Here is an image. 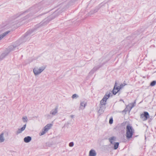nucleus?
<instances>
[{
    "mask_svg": "<svg viewBox=\"0 0 156 156\" xmlns=\"http://www.w3.org/2000/svg\"><path fill=\"white\" fill-rule=\"evenodd\" d=\"M61 9H59L49 17L45 18L42 23V24L45 25L49 22L51 20L57 16L61 12Z\"/></svg>",
    "mask_w": 156,
    "mask_h": 156,
    "instance_id": "nucleus-1",
    "label": "nucleus"
},
{
    "mask_svg": "<svg viewBox=\"0 0 156 156\" xmlns=\"http://www.w3.org/2000/svg\"><path fill=\"white\" fill-rule=\"evenodd\" d=\"M134 132L132 127L129 125H128L126 127V137L127 139L131 138Z\"/></svg>",
    "mask_w": 156,
    "mask_h": 156,
    "instance_id": "nucleus-2",
    "label": "nucleus"
},
{
    "mask_svg": "<svg viewBox=\"0 0 156 156\" xmlns=\"http://www.w3.org/2000/svg\"><path fill=\"white\" fill-rule=\"evenodd\" d=\"M46 66H43L39 67H36L33 70V72L35 76H37L40 74L45 69Z\"/></svg>",
    "mask_w": 156,
    "mask_h": 156,
    "instance_id": "nucleus-3",
    "label": "nucleus"
},
{
    "mask_svg": "<svg viewBox=\"0 0 156 156\" xmlns=\"http://www.w3.org/2000/svg\"><path fill=\"white\" fill-rule=\"evenodd\" d=\"M110 92L106 93L103 99L101 101L100 105H104L105 106V105L106 104V101L110 96Z\"/></svg>",
    "mask_w": 156,
    "mask_h": 156,
    "instance_id": "nucleus-4",
    "label": "nucleus"
},
{
    "mask_svg": "<svg viewBox=\"0 0 156 156\" xmlns=\"http://www.w3.org/2000/svg\"><path fill=\"white\" fill-rule=\"evenodd\" d=\"M58 113V109L57 108L52 110L50 112L49 114L47 115V117L48 119H51L53 116H54L56 115Z\"/></svg>",
    "mask_w": 156,
    "mask_h": 156,
    "instance_id": "nucleus-5",
    "label": "nucleus"
},
{
    "mask_svg": "<svg viewBox=\"0 0 156 156\" xmlns=\"http://www.w3.org/2000/svg\"><path fill=\"white\" fill-rule=\"evenodd\" d=\"M42 7L40 5H36L31 8L30 10L31 12L34 14L41 10Z\"/></svg>",
    "mask_w": 156,
    "mask_h": 156,
    "instance_id": "nucleus-6",
    "label": "nucleus"
},
{
    "mask_svg": "<svg viewBox=\"0 0 156 156\" xmlns=\"http://www.w3.org/2000/svg\"><path fill=\"white\" fill-rule=\"evenodd\" d=\"M149 118V115L148 112H145L144 114H141L140 115V118L143 121H146L147 119Z\"/></svg>",
    "mask_w": 156,
    "mask_h": 156,
    "instance_id": "nucleus-7",
    "label": "nucleus"
},
{
    "mask_svg": "<svg viewBox=\"0 0 156 156\" xmlns=\"http://www.w3.org/2000/svg\"><path fill=\"white\" fill-rule=\"evenodd\" d=\"M8 133L6 132H2L0 134V143L3 142L5 140V136L8 135Z\"/></svg>",
    "mask_w": 156,
    "mask_h": 156,
    "instance_id": "nucleus-8",
    "label": "nucleus"
},
{
    "mask_svg": "<svg viewBox=\"0 0 156 156\" xmlns=\"http://www.w3.org/2000/svg\"><path fill=\"white\" fill-rule=\"evenodd\" d=\"M117 83L115 82V86L113 90V94L114 95H115L120 90L119 87H117Z\"/></svg>",
    "mask_w": 156,
    "mask_h": 156,
    "instance_id": "nucleus-9",
    "label": "nucleus"
},
{
    "mask_svg": "<svg viewBox=\"0 0 156 156\" xmlns=\"http://www.w3.org/2000/svg\"><path fill=\"white\" fill-rule=\"evenodd\" d=\"M105 108V106L104 105H99V110H98V113L100 114H102Z\"/></svg>",
    "mask_w": 156,
    "mask_h": 156,
    "instance_id": "nucleus-10",
    "label": "nucleus"
},
{
    "mask_svg": "<svg viewBox=\"0 0 156 156\" xmlns=\"http://www.w3.org/2000/svg\"><path fill=\"white\" fill-rule=\"evenodd\" d=\"M26 126V124L24 125L21 128L19 129L18 130L16 131V134H18L20 133H21L22 132L24 131L25 129Z\"/></svg>",
    "mask_w": 156,
    "mask_h": 156,
    "instance_id": "nucleus-11",
    "label": "nucleus"
},
{
    "mask_svg": "<svg viewBox=\"0 0 156 156\" xmlns=\"http://www.w3.org/2000/svg\"><path fill=\"white\" fill-rule=\"evenodd\" d=\"M87 103L84 101L81 102L80 104V109H83L87 105Z\"/></svg>",
    "mask_w": 156,
    "mask_h": 156,
    "instance_id": "nucleus-12",
    "label": "nucleus"
},
{
    "mask_svg": "<svg viewBox=\"0 0 156 156\" xmlns=\"http://www.w3.org/2000/svg\"><path fill=\"white\" fill-rule=\"evenodd\" d=\"M116 137L115 136H112L109 138V141L111 144H113L115 141Z\"/></svg>",
    "mask_w": 156,
    "mask_h": 156,
    "instance_id": "nucleus-13",
    "label": "nucleus"
},
{
    "mask_svg": "<svg viewBox=\"0 0 156 156\" xmlns=\"http://www.w3.org/2000/svg\"><path fill=\"white\" fill-rule=\"evenodd\" d=\"M52 124H47L44 127V131L47 132L50 129L52 126Z\"/></svg>",
    "mask_w": 156,
    "mask_h": 156,
    "instance_id": "nucleus-14",
    "label": "nucleus"
},
{
    "mask_svg": "<svg viewBox=\"0 0 156 156\" xmlns=\"http://www.w3.org/2000/svg\"><path fill=\"white\" fill-rule=\"evenodd\" d=\"M31 139V137L30 136H27L24 138V141L25 142L27 143L29 142Z\"/></svg>",
    "mask_w": 156,
    "mask_h": 156,
    "instance_id": "nucleus-15",
    "label": "nucleus"
},
{
    "mask_svg": "<svg viewBox=\"0 0 156 156\" xmlns=\"http://www.w3.org/2000/svg\"><path fill=\"white\" fill-rule=\"evenodd\" d=\"M96 153L95 150H91L89 152V156H96Z\"/></svg>",
    "mask_w": 156,
    "mask_h": 156,
    "instance_id": "nucleus-16",
    "label": "nucleus"
},
{
    "mask_svg": "<svg viewBox=\"0 0 156 156\" xmlns=\"http://www.w3.org/2000/svg\"><path fill=\"white\" fill-rule=\"evenodd\" d=\"M9 32V31H8L3 33L2 34L0 35V40L8 34Z\"/></svg>",
    "mask_w": 156,
    "mask_h": 156,
    "instance_id": "nucleus-17",
    "label": "nucleus"
},
{
    "mask_svg": "<svg viewBox=\"0 0 156 156\" xmlns=\"http://www.w3.org/2000/svg\"><path fill=\"white\" fill-rule=\"evenodd\" d=\"M135 104H136V101H135L133 103H132L131 104H129L128 105V107H129V112H130V111H131L132 108L134 106Z\"/></svg>",
    "mask_w": 156,
    "mask_h": 156,
    "instance_id": "nucleus-18",
    "label": "nucleus"
},
{
    "mask_svg": "<svg viewBox=\"0 0 156 156\" xmlns=\"http://www.w3.org/2000/svg\"><path fill=\"white\" fill-rule=\"evenodd\" d=\"M7 54H6L5 53H3L0 56V61L2 60L5 56L7 55Z\"/></svg>",
    "mask_w": 156,
    "mask_h": 156,
    "instance_id": "nucleus-19",
    "label": "nucleus"
},
{
    "mask_svg": "<svg viewBox=\"0 0 156 156\" xmlns=\"http://www.w3.org/2000/svg\"><path fill=\"white\" fill-rule=\"evenodd\" d=\"M22 120L23 122H27L28 121L27 117L26 116H24L22 118Z\"/></svg>",
    "mask_w": 156,
    "mask_h": 156,
    "instance_id": "nucleus-20",
    "label": "nucleus"
},
{
    "mask_svg": "<svg viewBox=\"0 0 156 156\" xmlns=\"http://www.w3.org/2000/svg\"><path fill=\"white\" fill-rule=\"evenodd\" d=\"M114 144V149H116L118 147L119 145V143H115Z\"/></svg>",
    "mask_w": 156,
    "mask_h": 156,
    "instance_id": "nucleus-21",
    "label": "nucleus"
},
{
    "mask_svg": "<svg viewBox=\"0 0 156 156\" xmlns=\"http://www.w3.org/2000/svg\"><path fill=\"white\" fill-rule=\"evenodd\" d=\"M78 97H79V96L76 94H73L72 96V98L73 99L77 98Z\"/></svg>",
    "mask_w": 156,
    "mask_h": 156,
    "instance_id": "nucleus-22",
    "label": "nucleus"
},
{
    "mask_svg": "<svg viewBox=\"0 0 156 156\" xmlns=\"http://www.w3.org/2000/svg\"><path fill=\"white\" fill-rule=\"evenodd\" d=\"M46 132H47L46 131H44V130L43 129L42 130V132L39 133V135L40 136L43 135L45 134Z\"/></svg>",
    "mask_w": 156,
    "mask_h": 156,
    "instance_id": "nucleus-23",
    "label": "nucleus"
},
{
    "mask_svg": "<svg viewBox=\"0 0 156 156\" xmlns=\"http://www.w3.org/2000/svg\"><path fill=\"white\" fill-rule=\"evenodd\" d=\"M156 81H153L150 83V86H154L156 84Z\"/></svg>",
    "mask_w": 156,
    "mask_h": 156,
    "instance_id": "nucleus-24",
    "label": "nucleus"
},
{
    "mask_svg": "<svg viewBox=\"0 0 156 156\" xmlns=\"http://www.w3.org/2000/svg\"><path fill=\"white\" fill-rule=\"evenodd\" d=\"M129 107H128V105L127 106L126 108L123 111V112H126L129 111Z\"/></svg>",
    "mask_w": 156,
    "mask_h": 156,
    "instance_id": "nucleus-25",
    "label": "nucleus"
},
{
    "mask_svg": "<svg viewBox=\"0 0 156 156\" xmlns=\"http://www.w3.org/2000/svg\"><path fill=\"white\" fill-rule=\"evenodd\" d=\"M126 84L124 83L122 84L121 85H120V87H119V89L120 90V89L123 87Z\"/></svg>",
    "mask_w": 156,
    "mask_h": 156,
    "instance_id": "nucleus-26",
    "label": "nucleus"
},
{
    "mask_svg": "<svg viewBox=\"0 0 156 156\" xmlns=\"http://www.w3.org/2000/svg\"><path fill=\"white\" fill-rule=\"evenodd\" d=\"M74 145V143L73 142H71L69 144V146L70 147H72Z\"/></svg>",
    "mask_w": 156,
    "mask_h": 156,
    "instance_id": "nucleus-27",
    "label": "nucleus"
},
{
    "mask_svg": "<svg viewBox=\"0 0 156 156\" xmlns=\"http://www.w3.org/2000/svg\"><path fill=\"white\" fill-rule=\"evenodd\" d=\"M113 119H112V118H110L109 119V124H112V123H113Z\"/></svg>",
    "mask_w": 156,
    "mask_h": 156,
    "instance_id": "nucleus-28",
    "label": "nucleus"
},
{
    "mask_svg": "<svg viewBox=\"0 0 156 156\" xmlns=\"http://www.w3.org/2000/svg\"><path fill=\"white\" fill-rule=\"evenodd\" d=\"M9 26L8 25H5V26H4L3 28V29H5V28H7L9 27Z\"/></svg>",
    "mask_w": 156,
    "mask_h": 156,
    "instance_id": "nucleus-29",
    "label": "nucleus"
},
{
    "mask_svg": "<svg viewBox=\"0 0 156 156\" xmlns=\"http://www.w3.org/2000/svg\"><path fill=\"white\" fill-rule=\"evenodd\" d=\"M27 16H26V17H25V18H24V19H26L27 18H28V17H27Z\"/></svg>",
    "mask_w": 156,
    "mask_h": 156,
    "instance_id": "nucleus-30",
    "label": "nucleus"
},
{
    "mask_svg": "<svg viewBox=\"0 0 156 156\" xmlns=\"http://www.w3.org/2000/svg\"><path fill=\"white\" fill-rule=\"evenodd\" d=\"M71 117L72 118H73V115H71Z\"/></svg>",
    "mask_w": 156,
    "mask_h": 156,
    "instance_id": "nucleus-31",
    "label": "nucleus"
},
{
    "mask_svg": "<svg viewBox=\"0 0 156 156\" xmlns=\"http://www.w3.org/2000/svg\"><path fill=\"white\" fill-rule=\"evenodd\" d=\"M121 101H123V102H124V101L122 100H121Z\"/></svg>",
    "mask_w": 156,
    "mask_h": 156,
    "instance_id": "nucleus-32",
    "label": "nucleus"
},
{
    "mask_svg": "<svg viewBox=\"0 0 156 156\" xmlns=\"http://www.w3.org/2000/svg\"><path fill=\"white\" fill-rule=\"evenodd\" d=\"M1 31V30L0 29V32Z\"/></svg>",
    "mask_w": 156,
    "mask_h": 156,
    "instance_id": "nucleus-33",
    "label": "nucleus"
}]
</instances>
